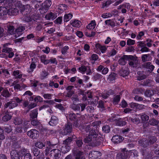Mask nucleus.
<instances>
[{"mask_svg": "<svg viewBox=\"0 0 159 159\" xmlns=\"http://www.w3.org/2000/svg\"><path fill=\"white\" fill-rule=\"evenodd\" d=\"M84 132L87 133L86 136L88 135L84 139L85 143H89L90 146L93 147L100 144V141L97 137L98 130H85Z\"/></svg>", "mask_w": 159, "mask_h": 159, "instance_id": "obj_1", "label": "nucleus"}, {"mask_svg": "<svg viewBox=\"0 0 159 159\" xmlns=\"http://www.w3.org/2000/svg\"><path fill=\"white\" fill-rule=\"evenodd\" d=\"M22 5L21 4H20L18 7L20 8V12L22 14H26V16H25L24 18L25 20L27 22H32V18L31 16H29L28 14H30L31 11V8L29 5L26 6H23L21 7V6H22Z\"/></svg>", "mask_w": 159, "mask_h": 159, "instance_id": "obj_2", "label": "nucleus"}, {"mask_svg": "<svg viewBox=\"0 0 159 159\" xmlns=\"http://www.w3.org/2000/svg\"><path fill=\"white\" fill-rule=\"evenodd\" d=\"M95 49L94 52L100 56L101 53H104L106 52L108 47H107L104 45H102L98 43L95 44Z\"/></svg>", "mask_w": 159, "mask_h": 159, "instance_id": "obj_3", "label": "nucleus"}, {"mask_svg": "<svg viewBox=\"0 0 159 159\" xmlns=\"http://www.w3.org/2000/svg\"><path fill=\"white\" fill-rule=\"evenodd\" d=\"M52 4V2L50 0H46L43 4L42 6L39 9L40 12L41 14L46 12Z\"/></svg>", "mask_w": 159, "mask_h": 159, "instance_id": "obj_4", "label": "nucleus"}, {"mask_svg": "<svg viewBox=\"0 0 159 159\" xmlns=\"http://www.w3.org/2000/svg\"><path fill=\"white\" fill-rule=\"evenodd\" d=\"M68 117L73 123H74L75 127V128L78 127L79 125L78 123V117L73 112L70 113L69 114Z\"/></svg>", "mask_w": 159, "mask_h": 159, "instance_id": "obj_5", "label": "nucleus"}, {"mask_svg": "<svg viewBox=\"0 0 159 159\" xmlns=\"http://www.w3.org/2000/svg\"><path fill=\"white\" fill-rule=\"evenodd\" d=\"M126 148L123 149L121 152L118 153L116 157L119 159H127L129 156V152L125 150Z\"/></svg>", "mask_w": 159, "mask_h": 159, "instance_id": "obj_6", "label": "nucleus"}, {"mask_svg": "<svg viewBox=\"0 0 159 159\" xmlns=\"http://www.w3.org/2000/svg\"><path fill=\"white\" fill-rule=\"evenodd\" d=\"M138 46L139 48H141L140 51L142 52L149 51V49L146 46V44L144 41L138 42Z\"/></svg>", "mask_w": 159, "mask_h": 159, "instance_id": "obj_7", "label": "nucleus"}, {"mask_svg": "<svg viewBox=\"0 0 159 159\" xmlns=\"http://www.w3.org/2000/svg\"><path fill=\"white\" fill-rule=\"evenodd\" d=\"M10 154L11 159H20L22 155L20 151L19 152L16 150H12L11 151Z\"/></svg>", "mask_w": 159, "mask_h": 159, "instance_id": "obj_8", "label": "nucleus"}, {"mask_svg": "<svg viewBox=\"0 0 159 159\" xmlns=\"http://www.w3.org/2000/svg\"><path fill=\"white\" fill-rule=\"evenodd\" d=\"M22 157L24 156V159H32V157L27 149H22L20 150Z\"/></svg>", "mask_w": 159, "mask_h": 159, "instance_id": "obj_9", "label": "nucleus"}, {"mask_svg": "<svg viewBox=\"0 0 159 159\" xmlns=\"http://www.w3.org/2000/svg\"><path fill=\"white\" fill-rule=\"evenodd\" d=\"M141 152L145 159H150L152 155L151 152H150L148 149H141Z\"/></svg>", "mask_w": 159, "mask_h": 159, "instance_id": "obj_10", "label": "nucleus"}, {"mask_svg": "<svg viewBox=\"0 0 159 159\" xmlns=\"http://www.w3.org/2000/svg\"><path fill=\"white\" fill-rule=\"evenodd\" d=\"M25 29V26H20L15 30V36L16 38H17L23 34Z\"/></svg>", "mask_w": 159, "mask_h": 159, "instance_id": "obj_11", "label": "nucleus"}, {"mask_svg": "<svg viewBox=\"0 0 159 159\" xmlns=\"http://www.w3.org/2000/svg\"><path fill=\"white\" fill-rule=\"evenodd\" d=\"M27 134L33 139H36L39 137V132L37 130H30L28 131Z\"/></svg>", "mask_w": 159, "mask_h": 159, "instance_id": "obj_12", "label": "nucleus"}, {"mask_svg": "<svg viewBox=\"0 0 159 159\" xmlns=\"http://www.w3.org/2000/svg\"><path fill=\"white\" fill-rule=\"evenodd\" d=\"M51 156L53 157L56 158H59L61 156V151L58 149H54L50 152Z\"/></svg>", "mask_w": 159, "mask_h": 159, "instance_id": "obj_13", "label": "nucleus"}, {"mask_svg": "<svg viewBox=\"0 0 159 159\" xmlns=\"http://www.w3.org/2000/svg\"><path fill=\"white\" fill-rule=\"evenodd\" d=\"M131 108L139 110L145 108V106L143 104H140L135 102H131L130 104Z\"/></svg>", "mask_w": 159, "mask_h": 159, "instance_id": "obj_14", "label": "nucleus"}, {"mask_svg": "<svg viewBox=\"0 0 159 159\" xmlns=\"http://www.w3.org/2000/svg\"><path fill=\"white\" fill-rule=\"evenodd\" d=\"M5 29L7 30V32L10 34H15V28L13 26L10 25V23L7 24L5 26Z\"/></svg>", "mask_w": 159, "mask_h": 159, "instance_id": "obj_15", "label": "nucleus"}, {"mask_svg": "<svg viewBox=\"0 0 159 159\" xmlns=\"http://www.w3.org/2000/svg\"><path fill=\"white\" fill-rule=\"evenodd\" d=\"M96 70L100 72H101L103 75L107 74L109 71V69L107 67H105L102 65H100L97 68Z\"/></svg>", "mask_w": 159, "mask_h": 159, "instance_id": "obj_16", "label": "nucleus"}, {"mask_svg": "<svg viewBox=\"0 0 159 159\" xmlns=\"http://www.w3.org/2000/svg\"><path fill=\"white\" fill-rule=\"evenodd\" d=\"M18 105V104L16 103L15 101L11 100L5 103L4 107L6 108L8 107L9 109H12L17 106Z\"/></svg>", "mask_w": 159, "mask_h": 159, "instance_id": "obj_17", "label": "nucleus"}, {"mask_svg": "<svg viewBox=\"0 0 159 159\" xmlns=\"http://www.w3.org/2000/svg\"><path fill=\"white\" fill-rule=\"evenodd\" d=\"M143 68L146 69L148 71L150 72H152L154 70L155 66L152 65L150 62H147L143 65Z\"/></svg>", "mask_w": 159, "mask_h": 159, "instance_id": "obj_18", "label": "nucleus"}, {"mask_svg": "<svg viewBox=\"0 0 159 159\" xmlns=\"http://www.w3.org/2000/svg\"><path fill=\"white\" fill-rule=\"evenodd\" d=\"M101 155V153L98 151H90L89 154V157L91 159H96Z\"/></svg>", "mask_w": 159, "mask_h": 159, "instance_id": "obj_19", "label": "nucleus"}, {"mask_svg": "<svg viewBox=\"0 0 159 159\" xmlns=\"http://www.w3.org/2000/svg\"><path fill=\"white\" fill-rule=\"evenodd\" d=\"M8 14L10 16L16 15L18 12V10L16 8L11 7L7 9Z\"/></svg>", "mask_w": 159, "mask_h": 159, "instance_id": "obj_20", "label": "nucleus"}, {"mask_svg": "<svg viewBox=\"0 0 159 159\" xmlns=\"http://www.w3.org/2000/svg\"><path fill=\"white\" fill-rule=\"evenodd\" d=\"M32 28H35L36 31L37 32L41 31L43 28V25L38 22H35V24L32 25Z\"/></svg>", "mask_w": 159, "mask_h": 159, "instance_id": "obj_21", "label": "nucleus"}, {"mask_svg": "<svg viewBox=\"0 0 159 159\" xmlns=\"http://www.w3.org/2000/svg\"><path fill=\"white\" fill-rule=\"evenodd\" d=\"M124 138L121 136L119 135L114 136L112 139V140L115 143H118L123 141Z\"/></svg>", "mask_w": 159, "mask_h": 159, "instance_id": "obj_22", "label": "nucleus"}, {"mask_svg": "<svg viewBox=\"0 0 159 159\" xmlns=\"http://www.w3.org/2000/svg\"><path fill=\"white\" fill-rule=\"evenodd\" d=\"M57 17L56 13L50 12L48 13L45 16V18L48 20L55 19Z\"/></svg>", "mask_w": 159, "mask_h": 159, "instance_id": "obj_23", "label": "nucleus"}, {"mask_svg": "<svg viewBox=\"0 0 159 159\" xmlns=\"http://www.w3.org/2000/svg\"><path fill=\"white\" fill-rule=\"evenodd\" d=\"M70 23L73 27L77 28L80 27L81 24V21L77 20H71L70 21Z\"/></svg>", "mask_w": 159, "mask_h": 159, "instance_id": "obj_24", "label": "nucleus"}, {"mask_svg": "<svg viewBox=\"0 0 159 159\" xmlns=\"http://www.w3.org/2000/svg\"><path fill=\"white\" fill-rule=\"evenodd\" d=\"M72 13H65L63 17V21L64 23L69 21L73 17Z\"/></svg>", "mask_w": 159, "mask_h": 159, "instance_id": "obj_25", "label": "nucleus"}, {"mask_svg": "<svg viewBox=\"0 0 159 159\" xmlns=\"http://www.w3.org/2000/svg\"><path fill=\"white\" fill-rule=\"evenodd\" d=\"M84 152L79 150L74 149L73 150V154L77 157L79 158V159H80L81 156L83 154Z\"/></svg>", "mask_w": 159, "mask_h": 159, "instance_id": "obj_26", "label": "nucleus"}, {"mask_svg": "<svg viewBox=\"0 0 159 159\" xmlns=\"http://www.w3.org/2000/svg\"><path fill=\"white\" fill-rule=\"evenodd\" d=\"M38 109L36 108L31 111L30 115V120L37 119L38 114Z\"/></svg>", "mask_w": 159, "mask_h": 159, "instance_id": "obj_27", "label": "nucleus"}, {"mask_svg": "<svg viewBox=\"0 0 159 159\" xmlns=\"http://www.w3.org/2000/svg\"><path fill=\"white\" fill-rule=\"evenodd\" d=\"M139 142L140 145L144 148H146L150 146L147 139L143 138Z\"/></svg>", "mask_w": 159, "mask_h": 159, "instance_id": "obj_28", "label": "nucleus"}, {"mask_svg": "<svg viewBox=\"0 0 159 159\" xmlns=\"http://www.w3.org/2000/svg\"><path fill=\"white\" fill-rule=\"evenodd\" d=\"M58 122V119L57 117L55 116L51 117L50 121L49 122V124L50 125L52 126L56 125Z\"/></svg>", "mask_w": 159, "mask_h": 159, "instance_id": "obj_29", "label": "nucleus"}, {"mask_svg": "<svg viewBox=\"0 0 159 159\" xmlns=\"http://www.w3.org/2000/svg\"><path fill=\"white\" fill-rule=\"evenodd\" d=\"M33 58H32V62L30 65V68L28 70V72L29 73H32L34 70L36 66V65L34 61H33Z\"/></svg>", "mask_w": 159, "mask_h": 159, "instance_id": "obj_30", "label": "nucleus"}, {"mask_svg": "<svg viewBox=\"0 0 159 159\" xmlns=\"http://www.w3.org/2000/svg\"><path fill=\"white\" fill-rule=\"evenodd\" d=\"M46 142H44L43 143L42 141L38 140L35 143V146L36 148L39 149H42L43 147L45 146Z\"/></svg>", "mask_w": 159, "mask_h": 159, "instance_id": "obj_31", "label": "nucleus"}, {"mask_svg": "<svg viewBox=\"0 0 159 159\" xmlns=\"http://www.w3.org/2000/svg\"><path fill=\"white\" fill-rule=\"evenodd\" d=\"M31 126L29 121H25L21 123L20 129H28Z\"/></svg>", "mask_w": 159, "mask_h": 159, "instance_id": "obj_32", "label": "nucleus"}, {"mask_svg": "<svg viewBox=\"0 0 159 159\" xmlns=\"http://www.w3.org/2000/svg\"><path fill=\"white\" fill-rule=\"evenodd\" d=\"M13 0H6L4 3L5 7L7 8V9L12 7L13 6Z\"/></svg>", "mask_w": 159, "mask_h": 159, "instance_id": "obj_33", "label": "nucleus"}, {"mask_svg": "<svg viewBox=\"0 0 159 159\" xmlns=\"http://www.w3.org/2000/svg\"><path fill=\"white\" fill-rule=\"evenodd\" d=\"M147 139L150 146L154 144L157 141L156 138L155 136H148Z\"/></svg>", "mask_w": 159, "mask_h": 159, "instance_id": "obj_34", "label": "nucleus"}, {"mask_svg": "<svg viewBox=\"0 0 159 159\" xmlns=\"http://www.w3.org/2000/svg\"><path fill=\"white\" fill-rule=\"evenodd\" d=\"M68 7L65 4H61L59 5L58 7V10L59 12L60 13H62L63 11H64L66 10Z\"/></svg>", "mask_w": 159, "mask_h": 159, "instance_id": "obj_35", "label": "nucleus"}, {"mask_svg": "<svg viewBox=\"0 0 159 159\" xmlns=\"http://www.w3.org/2000/svg\"><path fill=\"white\" fill-rule=\"evenodd\" d=\"M70 149V146L62 145L61 148V151L62 153L65 154L69 152Z\"/></svg>", "mask_w": 159, "mask_h": 159, "instance_id": "obj_36", "label": "nucleus"}, {"mask_svg": "<svg viewBox=\"0 0 159 159\" xmlns=\"http://www.w3.org/2000/svg\"><path fill=\"white\" fill-rule=\"evenodd\" d=\"M117 75V74L114 72H111V74H110L107 78L108 81L110 82H113L116 79V77Z\"/></svg>", "mask_w": 159, "mask_h": 159, "instance_id": "obj_37", "label": "nucleus"}, {"mask_svg": "<svg viewBox=\"0 0 159 159\" xmlns=\"http://www.w3.org/2000/svg\"><path fill=\"white\" fill-rule=\"evenodd\" d=\"M139 117V115L136 114L131 118V120L134 124H138L140 122Z\"/></svg>", "mask_w": 159, "mask_h": 159, "instance_id": "obj_38", "label": "nucleus"}, {"mask_svg": "<svg viewBox=\"0 0 159 159\" xmlns=\"http://www.w3.org/2000/svg\"><path fill=\"white\" fill-rule=\"evenodd\" d=\"M139 117L141 118L142 122H144L148 121L149 119V116L145 113H143L139 115Z\"/></svg>", "mask_w": 159, "mask_h": 159, "instance_id": "obj_39", "label": "nucleus"}, {"mask_svg": "<svg viewBox=\"0 0 159 159\" xmlns=\"http://www.w3.org/2000/svg\"><path fill=\"white\" fill-rule=\"evenodd\" d=\"M13 75L17 79H21L22 77V74L21 71L18 70H15L13 71Z\"/></svg>", "mask_w": 159, "mask_h": 159, "instance_id": "obj_40", "label": "nucleus"}, {"mask_svg": "<svg viewBox=\"0 0 159 159\" xmlns=\"http://www.w3.org/2000/svg\"><path fill=\"white\" fill-rule=\"evenodd\" d=\"M8 14L7 8L4 7H0V16H4Z\"/></svg>", "mask_w": 159, "mask_h": 159, "instance_id": "obj_41", "label": "nucleus"}, {"mask_svg": "<svg viewBox=\"0 0 159 159\" xmlns=\"http://www.w3.org/2000/svg\"><path fill=\"white\" fill-rule=\"evenodd\" d=\"M75 143H76L75 144V147L79 149H81L83 144L82 139H77L76 140Z\"/></svg>", "mask_w": 159, "mask_h": 159, "instance_id": "obj_42", "label": "nucleus"}, {"mask_svg": "<svg viewBox=\"0 0 159 159\" xmlns=\"http://www.w3.org/2000/svg\"><path fill=\"white\" fill-rule=\"evenodd\" d=\"M96 25L95 20H92L90 23L86 26V28L88 29L93 30L95 28Z\"/></svg>", "mask_w": 159, "mask_h": 159, "instance_id": "obj_43", "label": "nucleus"}, {"mask_svg": "<svg viewBox=\"0 0 159 159\" xmlns=\"http://www.w3.org/2000/svg\"><path fill=\"white\" fill-rule=\"evenodd\" d=\"M121 75L123 77L127 76L129 74L128 69L126 68H122L120 70Z\"/></svg>", "mask_w": 159, "mask_h": 159, "instance_id": "obj_44", "label": "nucleus"}, {"mask_svg": "<svg viewBox=\"0 0 159 159\" xmlns=\"http://www.w3.org/2000/svg\"><path fill=\"white\" fill-rule=\"evenodd\" d=\"M121 99L120 95H117L114 97L113 99L112 102L114 104L117 105L120 102Z\"/></svg>", "mask_w": 159, "mask_h": 159, "instance_id": "obj_45", "label": "nucleus"}, {"mask_svg": "<svg viewBox=\"0 0 159 159\" xmlns=\"http://www.w3.org/2000/svg\"><path fill=\"white\" fill-rule=\"evenodd\" d=\"M72 141V139L71 137H68L67 139L63 141L62 145L70 146V144Z\"/></svg>", "mask_w": 159, "mask_h": 159, "instance_id": "obj_46", "label": "nucleus"}, {"mask_svg": "<svg viewBox=\"0 0 159 159\" xmlns=\"http://www.w3.org/2000/svg\"><path fill=\"white\" fill-rule=\"evenodd\" d=\"M105 23L106 25L110 26L112 28H114L116 25L115 22L111 19L106 20Z\"/></svg>", "mask_w": 159, "mask_h": 159, "instance_id": "obj_47", "label": "nucleus"}, {"mask_svg": "<svg viewBox=\"0 0 159 159\" xmlns=\"http://www.w3.org/2000/svg\"><path fill=\"white\" fill-rule=\"evenodd\" d=\"M117 53V51L114 49H113L111 51L107 52L106 53V56L109 57H113L116 55Z\"/></svg>", "mask_w": 159, "mask_h": 159, "instance_id": "obj_48", "label": "nucleus"}, {"mask_svg": "<svg viewBox=\"0 0 159 159\" xmlns=\"http://www.w3.org/2000/svg\"><path fill=\"white\" fill-rule=\"evenodd\" d=\"M31 152L33 153L34 156H38L39 155L40 152V150L37 148L33 147L31 148Z\"/></svg>", "mask_w": 159, "mask_h": 159, "instance_id": "obj_49", "label": "nucleus"}, {"mask_svg": "<svg viewBox=\"0 0 159 159\" xmlns=\"http://www.w3.org/2000/svg\"><path fill=\"white\" fill-rule=\"evenodd\" d=\"M88 67H89L87 66L84 65H82L80 67H79L78 69V70L79 72L82 74H84L87 70V68Z\"/></svg>", "mask_w": 159, "mask_h": 159, "instance_id": "obj_50", "label": "nucleus"}, {"mask_svg": "<svg viewBox=\"0 0 159 159\" xmlns=\"http://www.w3.org/2000/svg\"><path fill=\"white\" fill-rule=\"evenodd\" d=\"M125 57V55H124L122 57L120 58L118 60L119 64L121 65H124L127 63V60Z\"/></svg>", "mask_w": 159, "mask_h": 159, "instance_id": "obj_51", "label": "nucleus"}, {"mask_svg": "<svg viewBox=\"0 0 159 159\" xmlns=\"http://www.w3.org/2000/svg\"><path fill=\"white\" fill-rule=\"evenodd\" d=\"M159 123V122L158 120L154 118L150 119L148 122V124L149 125L153 126L157 125Z\"/></svg>", "mask_w": 159, "mask_h": 159, "instance_id": "obj_52", "label": "nucleus"}, {"mask_svg": "<svg viewBox=\"0 0 159 159\" xmlns=\"http://www.w3.org/2000/svg\"><path fill=\"white\" fill-rule=\"evenodd\" d=\"M1 95L5 98H8L11 95V94L7 89H4L1 92Z\"/></svg>", "mask_w": 159, "mask_h": 159, "instance_id": "obj_53", "label": "nucleus"}, {"mask_svg": "<svg viewBox=\"0 0 159 159\" xmlns=\"http://www.w3.org/2000/svg\"><path fill=\"white\" fill-rule=\"evenodd\" d=\"M73 126H74V123L67 121V123L65 124V128L64 129H72Z\"/></svg>", "mask_w": 159, "mask_h": 159, "instance_id": "obj_54", "label": "nucleus"}, {"mask_svg": "<svg viewBox=\"0 0 159 159\" xmlns=\"http://www.w3.org/2000/svg\"><path fill=\"white\" fill-rule=\"evenodd\" d=\"M153 94V92L152 90L147 89L144 92V95L147 97H151Z\"/></svg>", "mask_w": 159, "mask_h": 159, "instance_id": "obj_55", "label": "nucleus"}, {"mask_svg": "<svg viewBox=\"0 0 159 159\" xmlns=\"http://www.w3.org/2000/svg\"><path fill=\"white\" fill-rule=\"evenodd\" d=\"M125 55L127 60L128 61H129L130 60H131L133 61H136L137 58V57H135L132 55Z\"/></svg>", "mask_w": 159, "mask_h": 159, "instance_id": "obj_56", "label": "nucleus"}, {"mask_svg": "<svg viewBox=\"0 0 159 159\" xmlns=\"http://www.w3.org/2000/svg\"><path fill=\"white\" fill-rule=\"evenodd\" d=\"M37 119H33L30 120L31 121V124L33 126H37L40 127V125L41 124H40V122L38 121L37 120Z\"/></svg>", "mask_w": 159, "mask_h": 159, "instance_id": "obj_57", "label": "nucleus"}, {"mask_svg": "<svg viewBox=\"0 0 159 159\" xmlns=\"http://www.w3.org/2000/svg\"><path fill=\"white\" fill-rule=\"evenodd\" d=\"M69 48L68 46L67 45L65 46L64 47L62 48L61 50V54L65 56L66 54H67V51Z\"/></svg>", "mask_w": 159, "mask_h": 159, "instance_id": "obj_58", "label": "nucleus"}, {"mask_svg": "<svg viewBox=\"0 0 159 159\" xmlns=\"http://www.w3.org/2000/svg\"><path fill=\"white\" fill-rule=\"evenodd\" d=\"M48 75V73L45 70L42 71L41 73V77L42 79H44L47 78Z\"/></svg>", "mask_w": 159, "mask_h": 159, "instance_id": "obj_59", "label": "nucleus"}, {"mask_svg": "<svg viewBox=\"0 0 159 159\" xmlns=\"http://www.w3.org/2000/svg\"><path fill=\"white\" fill-rule=\"evenodd\" d=\"M145 13L148 16H153L155 14V13L148 8H146L144 10Z\"/></svg>", "mask_w": 159, "mask_h": 159, "instance_id": "obj_60", "label": "nucleus"}, {"mask_svg": "<svg viewBox=\"0 0 159 159\" xmlns=\"http://www.w3.org/2000/svg\"><path fill=\"white\" fill-rule=\"evenodd\" d=\"M11 118V116L8 114H6L2 118V120L4 121H7L10 120Z\"/></svg>", "mask_w": 159, "mask_h": 159, "instance_id": "obj_61", "label": "nucleus"}, {"mask_svg": "<svg viewBox=\"0 0 159 159\" xmlns=\"http://www.w3.org/2000/svg\"><path fill=\"white\" fill-rule=\"evenodd\" d=\"M62 22V17L59 16L54 21V22L58 25H61Z\"/></svg>", "mask_w": 159, "mask_h": 159, "instance_id": "obj_62", "label": "nucleus"}, {"mask_svg": "<svg viewBox=\"0 0 159 159\" xmlns=\"http://www.w3.org/2000/svg\"><path fill=\"white\" fill-rule=\"evenodd\" d=\"M120 8H123L125 9H129L130 7V5L129 3L125 2L122 5L120 6Z\"/></svg>", "mask_w": 159, "mask_h": 159, "instance_id": "obj_63", "label": "nucleus"}, {"mask_svg": "<svg viewBox=\"0 0 159 159\" xmlns=\"http://www.w3.org/2000/svg\"><path fill=\"white\" fill-rule=\"evenodd\" d=\"M90 59L91 60L93 61L94 62H95L98 60L99 57L97 54L93 53L92 54Z\"/></svg>", "mask_w": 159, "mask_h": 159, "instance_id": "obj_64", "label": "nucleus"}]
</instances>
